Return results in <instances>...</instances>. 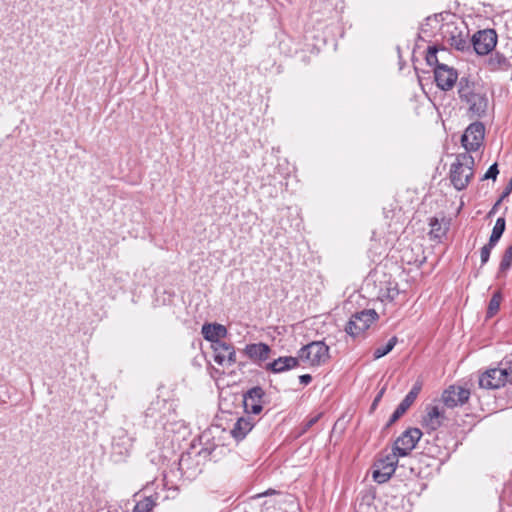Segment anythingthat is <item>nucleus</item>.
<instances>
[{"mask_svg":"<svg viewBox=\"0 0 512 512\" xmlns=\"http://www.w3.org/2000/svg\"><path fill=\"white\" fill-rule=\"evenodd\" d=\"M265 392L260 386L249 389L243 396L245 412L258 415L263 410Z\"/></svg>","mask_w":512,"mask_h":512,"instance_id":"obj_10","label":"nucleus"},{"mask_svg":"<svg viewBox=\"0 0 512 512\" xmlns=\"http://www.w3.org/2000/svg\"><path fill=\"white\" fill-rule=\"evenodd\" d=\"M442 34L446 42L456 50L462 52L470 50L469 30L463 22L459 25L456 23L444 24Z\"/></svg>","mask_w":512,"mask_h":512,"instance_id":"obj_3","label":"nucleus"},{"mask_svg":"<svg viewBox=\"0 0 512 512\" xmlns=\"http://www.w3.org/2000/svg\"><path fill=\"white\" fill-rule=\"evenodd\" d=\"M458 96L461 102H464L473 92L478 89L475 82L471 81L469 77H461L458 81Z\"/></svg>","mask_w":512,"mask_h":512,"instance_id":"obj_21","label":"nucleus"},{"mask_svg":"<svg viewBox=\"0 0 512 512\" xmlns=\"http://www.w3.org/2000/svg\"><path fill=\"white\" fill-rule=\"evenodd\" d=\"M299 363L304 362L309 366L318 367L325 364L329 358V347L323 341H313L304 345L297 352Z\"/></svg>","mask_w":512,"mask_h":512,"instance_id":"obj_2","label":"nucleus"},{"mask_svg":"<svg viewBox=\"0 0 512 512\" xmlns=\"http://www.w3.org/2000/svg\"><path fill=\"white\" fill-rule=\"evenodd\" d=\"M485 127L481 122L471 123L461 137V144L467 152L477 151L483 143Z\"/></svg>","mask_w":512,"mask_h":512,"instance_id":"obj_8","label":"nucleus"},{"mask_svg":"<svg viewBox=\"0 0 512 512\" xmlns=\"http://www.w3.org/2000/svg\"><path fill=\"white\" fill-rule=\"evenodd\" d=\"M438 53L446 54L447 51L444 48H438L436 46L428 47L427 53H426V62L429 66H433L434 68L441 66L442 63L440 62Z\"/></svg>","mask_w":512,"mask_h":512,"instance_id":"obj_23","label":"nucleus"},{"mask_svg":"<svg viewBox=\"0 0 512 512\" xmlns=\"http://www.w3.org/2000/svg\"><path fill=\"white\" fill-rule=\"evenodd\" d=\"M299 358L298 355L296 357L293 356H283L275 359L274 361L268 363L266 365V370L271 371L273 373H282L288 371L290 369L296 368L299 366Z\"/></svg>","mask_w":512,"mask_h":512,"instance_id":"obj_18","label":"nucleus"},{"mask_svg":"<svg viewBox=\"0 0 512 512\" xmlns=\"http://www.w3.org/2000/svg\"><path fill=\"white\" fill-rule=\"evenodd\" d=\"M512 192V178L509 180L507 186L505 187L501 198L507 197Z\"/></svg>","mask_w":512,"mask_h":512,"instance_id":"obj_36","label":"nucleus"},{"mask_svg":"<svg viewBox=\"0 0 512 512\" xmlns=\"http://www.w3.org/2000/svg\"><path fill=\"white\" fill-rule=\"evenodd\" d=\"M399 294L396 284L386 283L385 288L380 287L378 292V299L381 301H393Z\"/></svg>","mask_w":512,"mask_h":512,"instance_id":"obj_24","label":"nucleus"},{"mask_svg":"<svg viewBox=\"0 0 512 512\" xmlns=\"http://www.w3.org/2000/svg\"><path fill=\"white\" fill-rule=\"evenodd\" d=\"M498 174H499L498 165H497V163H494L488 168V170L482 177V180L492 179L495 181Z\"/></svg>","mask_w":512,"mask_h":512,"instance_id":"obj_30","label":"nucleus"},{"mask_svg":"<svg viewBox=\"0 0 512 512\" xmlns=\"http://www.w3.org/2000/svg\"><path fill=\"white\" fill-rule=\"evenodd\" d=\"M474 158L468 153L459 154L450 168V181L458 191L465 189L474 175Z\"/></svg>","mask_w":512,"mask_h":512,"instance_id":"obj_1","label":"nucleus"},{"mask_svg":"<svg viewBox=\"0 0 512 512\" xmlns=\"http://www.w3.org/2000/svg\"><path fill=\"white\" fill-rule=\"evenodd\" d=\"M495 246H489V243L485 244L482 248H481V251H480V257H481V264L482 265H485L488 261H489V258H490V254H491V250L494 248Z\"/></svg>","mask_w":512,"mask_h":512,"instance_id":"obj_31","label":"nucleus"},{"mask_svg":"<svg viewBox=\"0 0 512 512\" xmlns=\"http://www.w3.org/2000/svg\"><path fill=\"white\" fill-rule=\"evenodd\" d=\"M320 417H321V414H317V415L311 417L310 419H308L304 425V430L306 431L309 428H311L313 425H315L318 422V420L320 419Z\"/></svg>","mask_w":512,"mask_h":512,"instance_id":"obj_33","label":"nucleus"},{"mask_svg":"<svg viewBox=\"0 0 512 512\" xmlns=\"http://www.w3.org/2000/svg\"><path fill=\"white\" fill-rule=\"evenodd\" d=\"M421 389L422 383L420 381L415 382L411 390L408 392V394L404 397V399L400 402V404L396 407L395 411L390 416L386 425L387 427L393 425L400 417H402L406 413V411L416 400Z\"/></svg>","mask_w":512,"mask_h":512,"instance_id":"obj_12","label":"nucleus"},{"mask_svg":"<svg viewBox=\"0 0 512 512\" xmlns=\"http://www.w3.org/2000/svg\"><path fill=\"white\" fill-rule=\"evenodd\" d=\"M253 426L254 423L250 418L241 417L235 423L231 434L236 440H242L252 430Z\"/></svg>","mask_w":512,"mask_h":512,"instance_id":"obj_20","label":"nucleus"},{"mask_svg":"<svg viewBox=\"0 0 512 512\" xmlns=\"http://www.w3.org/2000/svg\"><path fill=\"white\" fill-rule=\"evenodd\" d=\"M421 437L422 431L420 429L409 428L395 440L392 450L400 457H405L415 448Z\"/></svg>","mask_w":512,"mask_h":512,"instance_id":"obj_6","label":"nucleus"},{"mask_svg":"<svg viewBox=\"0 0 512 512\" xmlns=\"http://www.w3.org/2000/svg\"><path fill=\"white\" fill-rule=\"evenodd\" d=\"M214 361L219 365L231 366L236 363L235 347L226 342L211 345Z\"/></svg>","mask_w":512,"mask_h":512,"instance_id":"obj_14","label":"nucleus"},{"mask_svg":"<svg viewBox=\"0 0 512 512\" xmlns=\"http://www.w3.org/2000/svg\"><path fill=\"white\" fill-rule=\"evenodd\" d=\"M434 78L439 89L449 91L455 86L458 80V73L453 67L441 64V66L434 68Z\"/></svg>","mask_w":512,"mask_h":512,"instance_id":"obj_9","label":"nucleus"},{"mask_svg":"<svg viewBox=\"0 0 512 512\" xmlns=\"http://www.w3.org/2000/svg\"><path fill=\"white\" fill-rule=\"evenodd\" d=\"M499 365L504 372L503 377L506 383L512 384V361H502Z\"/></svg>","mask_w":512,"mask_h":512,"instance_id":"obj_29","label":"nucleus"},{"mask_svg":"<svg viewBox=\"0 0 512 512\" xmlns=\"http://www.w3.org/2000/svg\"><path fill=\"white\" fill-rule=\"evenodd\" d=\"M501 367L486 370L479 377V386L484 389H499L506 384Z\"/></svg>","mask_w":512,"mask_h":512,"instance_id":"obj_15","label":"nucleus"},{"mask_svg":"<svg viewBox=\"0 0 512 512\" xmlns=\"http://www.w3.org/2000/svg\"><path fill=\"white\" fill-rule=\"evenodd\" d=\"M270 352V346L262 342L247 344L244 348L245 355L253 362L267 360Z\"/></svg>","mask_w":512,"mask_h":512,"instance_id":"obj_17","label":"nucleus"},{"mask_svg":"<svg viewBox=\"0 0 512 512\" xmlns=\"http://www.w3.org/2000/svg\"><path fill=\"white\" fill-rule=\"evenodd\" d=\"M470 397V391L461 386H450L442 394V401L447 408L465 404Z\"/></svg>","mask_w":512,"mask_h":512,"instance_id":"obj_13","label":"nucleus"},{"mask_svg":"<svg viewBox=\"0 0 512 512\" xmlns=\"http://www.w3.org/2000/svg\"><path fill=\"white\" fill-rule=\"evenodd\" d=\"M501 295L499 293H495L489 301L488 309H487V317H493L500 308Z\"/></svg>","mask_w":512,"mask_h":512,"instance_id":"obj_28","label":"nucleus"},{"mask_svg":"<svg viewBox=\"0 0 512 512\" xmlns=\"http://www.w3.org/2000/svg\"><path fill=\"white\" fill-rule=\"evenodd\" d=\"M506 227V221L503 217H499L493 227L492 233L489 238V246H496L500 238L502 237Z\"/></svg>","mask_w":512,"mask_h":512,"instance_id":"obj_22","label":"nucleus"},{"mask_svg":"<svg viewBox=\"0 0 512 512\" xmlns=\"http://www.w3.org/2000/svg\"><path fill=\"white\" fill-rule=\"evenodd\" d=\"M399 457L393 450L385 455H381L374 464L372 474L374 481L379 484L387 482L396 470Z\"/></svg>","mask_w":512,"mask_h":512,"instance_id":"obj_4","label":"nucleus"},{"mask_svg":"<svg viewBox=\"0 0 512 512\" xmlns=\"http://www.w3.org/2000/svg\"><path fill=\"white\" fill-rule=\"evenodd\" d=\"M430 225L432 226L431 233L434 234L436 237H439L440 234H438V229H435V226H440L438 220L436 218L431 219Z\"/></svg>","mask_w":512,"mask_h":512,"instance_id":"obj_35","label":"nucleus"},{"mask_svg":"<svg viewBox=\"0 0 512 512\" xmlns=\"http://www.w3.org/2000/svg\"><path fill=\"white\" fill-rule=\"evenodd\" d=\"M155 503L150 497H145L134 506V512H150Z\"/></svg>","mask_w":512,"mask_h":512,"instance_id":"obj_27","label":"nucleus"},{"mask_svg":"<svg viewBox=\"0 0 512 512\" xmlns=\"http://www.w3.org/2000/svg\"><path fill=\"white\" fill-rule=\"evenodd\" d=\"M463 103L467 105L468 113L471 117L482 118L485 116L488 108L487 95L478 88Z\"/></svg>","mask_w":512,"mask_h":512,"instance_id":"obj_11","label":"nucleus"},{"mask_svg":"<svg viewBox=\"0 0 512 512\" xmlns=\"http://www.w3.org/2000/svg\"><path fill=\"white\" fill-rule=\"evenodd\" d=\"M397 342V337L393 336L388 340V342L384 346L377 347L373 353L374 359H379L390 353L397 344Z\"/></svg>","mask_w":512,"mask_h":512,"instance_id":"obj_25","label":"nucleus"},{"mask_svg":"<svg viewBox=\"0 0 512 512\" xmlns=\"http://www.w3.org/2000/svg\"><path fill=\"white\" fill-rule=\"evenodd\" d=\"M511 266H512V244L510 246H508L504 251V254L502 256V259H501V262L499 265V273L506 272L507 270L510 269Z\"/></svg>","mask_w":512,"mask_h":512,"instance_id":"obj_26","label":"nucleus"},{"mask_svg":"<svg viewBox=\"0 0 512 512\" xmlns=\"http://www.w3.org/2000/svg\"><path fill=\"white\" fill-rule=\"evenodd\" d=\"M497 44V34L493 29H485L476 32L470 39V46L478 55H487Z\"/></svg>","mask_w":512,"mask_h":512,"instance_id":"obj_7","label":"nucleus"},{"mask_svg":"<svg viewBox=\"0 0 512 512\" xmlns=\"http://www.w3.org/2000/svg\"><path fill=\"white\" fill-rule=\"evenodd\" d=\"M160 405H165L163 401L156 400L155 402H152L151 405L147 408L145 414L146 417H155V412L157 410V407Z\"/></svg>","mask_w":512,"mask_h":512,"instance_id":"obj_32","label":"nucleus"},{"mask_svg":"<svg viewBox=\"0 0 512 512\" xmlns=\"http://www.w3.org/2000/svg\"><path fill=\"white\" fill-rule=\"evenodd\" d=\"M384 394V389H382L378 394L377 396L375 397V399L373 400V403L371 405V409H375L376 406L378 405L379 401L381 400L382 396Z\"/></svg>","mask_w":512,"mask_h":512,"instance_id":"obj_37","label":"nucleus"},{"mask_svg":"<svg viewBox=\"0 0 512 512\" xmlns=\"http://www.w3.org/2000/svg\"><path fill=\"white\" fill-rule=\"evenodd\" d=\"M299 381L302 385L306 386L311 383L312 376L310 374H303L299 376Z\"/></svg>","mask_w":512,"mask_h":512,"instance_id":"obj_34","label":"nucleus"},{"mask_svg":"<svg viewBox=\"0 0 512 512\" xmlns=\"http://www.w3.org/2000/svg\"><path fill=\"white\" fill-rule=\"evenodd\" d=\"M445 419L443 411L437 406H432L427 409V414L423 418V426L429 431H436Z\"/></svg>","mask_w":512,"mask_h":512,"instance_id":"obj_19","label":"nucleus"},{"mask_svg":"<svg viewBox=\"0 0 512 512\" xmlns=\"http://www.w3.org/2000/svg\"><path fill=\"white\" fill-rule=\"evenodd\" d=\"M201 334L203 338L209 342L211 345L216 343H222V338H225L228 334L227 328L218 323H205L202 326Z\"/></svg>","mask_w":512,"mask_h":512,"instance_id":"obj_16","label":"nucleus"},{"mask_svg":"<svg viewBox=\"0 0 512 512\" xmlns=\"http://www.w3.org/2000/svg\"><path fill=\"white\" fill-rule=\"evenodd\" d=\"M435 229H438V232L440 231V226H435Z\"/></svg>","mask_w":512,"mask_h":512,"instance_id":"obj_38","label":"nucleus"},{"mask_svg":"<svg viewBox=\"0 0 512 512\" xmlns=\"http://www.w3.org/2000/svg\"><path fill=\"white\" fill-rule=\"evenodd\" d=\"M378 318L375 310H362L355 313L346 325L347 334L355 337L364 332Z\"/></svg>","mask_w":512,"mask_h":512,"instance_id":"obj_5","label":"nucleus"}]
</instances>
